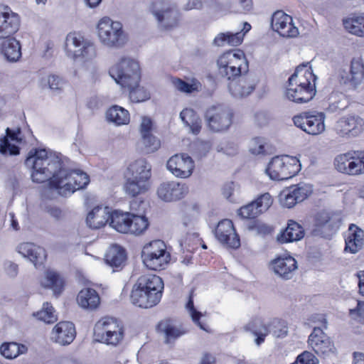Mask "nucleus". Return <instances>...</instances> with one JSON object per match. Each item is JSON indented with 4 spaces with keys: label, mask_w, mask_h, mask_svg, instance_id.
I'll return each mask as SVG.
<instances>
[{
    "label": "nucleus",
    "mask_w": 364,
    "mask_h": 364,
    "mask_svg": "<svg viewBox=\"0 0 364 364\" xmlns=\"http://www.w3.org/2000/svg\"><path fill=\"white\" fill-rule=\"evenodd\" d=\"M27 167L33 169L32 180L36 183L48 181L51 188L59 195L67 196L84 188L90 182L87 173L64 167L60 154L48 152L45 149H33L25 160Z\"/></svg>",
    "instance_id": "f257e3e1"
},
{
    "label": "nucleus",
    "mask_w": 364,
    "mask_h": 364,
    "mask_svg": "<svg viewBox=\"0 0 364 364\" xmlns=\"http://www.w3.org/2000/svg\"><path fill=\"white\" fill-rule=\"evenodd\" d=\"M151 166L144 159L131 163L124 173L123 190L126 195L135 198L150 188Z\"/></svg>",
    "instance_id": "f03ea898"
},
{
    "label": "nucleus",
    "mask_w": 364,
    "mask_h": 364,
    "mask_svg": "<svg viewBox=\"0 0 364 364\" xmlns=\"http://www.w3.org/2000/svg\"><path fill=\"white\" fill-rule=\"evenodd\" d=\"M97 35L101 43L109 48H121L127 42V36L119 21L103 17L98 22Z\"/></svg>",
    "instance_id": "7ed1b4c3"
},
{
    "label": "nucleus",
    "mask_w": 364,
    "mask_h": 364,
    "mask_svg": "<svg viewBox=\"0 0 364 364\" xmlns=\"http://www.w3.org/2000/svg\"><path fill=\"white\" fill-rule=\"evenodd\" d=\"M124 337L122 324L115 318L104 317L94 327L95 341L109 346H117Z\"/></svg>",
    "instance_id": "20e7f679"
},
{
    "label": "nucleus",
    "mask_w": 364,
    "mask_h": 364,
    "mask_svg": "<svg viewBox=\"0 0 364 364\" xmlns=\"http://www.w3.org/2000/svg\"><path fill=\"white\" fill-rule=\"evenodd\" d=\"M110 76L117 84L124 87H132L137 85L141 79L139 64L135 60L124 58L110 68Z\"/></svg>",
    "instance_id": "39448f33"
},
{
    "label": "nucleus",
    "mask_w": 364,
    "mask_h": 364,
    "mask_svg": "<svg viewBox=\"0 0 364 364\" xmlns=\"http://www.w3.org/2000/svg\"><path fill=\"white\" fill-rule=\"evenodd\" d=\"M301 170L299 160L287 155L275 156L269 163L266 173L271 179L284 181L296 176Z\"/></svg>",
    "instance_id": "423d86ee"
},
{
    "label": "nucleus",
    "mask_w": 364,
    "mask_h": 364,
    "mask_svg": "<svg viewBox=\"0 0 364 364\" xmlns=\"http://www.w3.org/2000/svg\"><path fill=\"white\" fill-rule=\"evenodd\" d=\"M141 258L147 268L156 271L164 269L170 262L171 255L166 250V244L162 240H157L143 247Z\"/></svg>",
    "instance_id": "0eeeda50"
},
{
    "label": "nucleus",
    "mask_w": 364,
    "mask_h": 364,
    "mask_svg": "<svg viewBox=\"0 0 364 364\" xmlns=\"http://www.w3.org/2000/svg\"><path fill=\"white\" fill-rule=\"evenodd\" d=\"M149 9L161 29L171 30L178 26L181 14L176 6L171 2L156 0L152 2Z\"/></svg>",
    "instance_id": "6e6552de"
},
{
    "label": "nucleus",
    "mask_w": 364,
    "mask_h": 364,
    "mask_svg": "<svg viewBox=\"0 0 364 364\" xmlns=\"http://www.w3.org/2000/svg\"><path fill=\"white\" fill-rule=\"evenodd\" d=\"M232 117L233 112L224 105H213L205 114L207 126L213 132L228 130L232 123Z\"/></svg>",
    "instance_id": "1a4fd4ad"
},
{
    "label": "nucleus",
    "mask_w": 364,
    "mask_h": 364,
    "mask_svg": "<svg viewBox=\"0 0 364 364\" xmlns=\"http://www.w3.org/2000/svg\"><path fill=\"white\" fill-rule=\"evenodd\" d=\"M30 129L23 133L20 127L11 129L7 127L6 135L0 138V154L4 156H17L20 154L19 145L25 144L32 138Z\"/></svg>",
    "instance_id": "9d476101"
},
{
    "label": "nucleus",
    "mask_w": 364,
    "mask_h": 364,
    "mask_svg": "<svg viewBox=\"0 0 364 364\" xmlns=\"http://www.w3.org/2000/svg\"><path fill=\"white\" fill-rule=\"evenodd\" d=\"M326 114L322 112L309 111L295 115L294 125L308 134L318 135L325 131Z\"/></svg>",
    "instance_id": "9b49d317"
},
{
    "label": "nucleus",
    "mask_w": 364,
    "mask_h": 364,
    "mask_svg": "<svg viewBox=\"0 0 364 364\" xmlns=\"http://www.w3.org/2000/svg\"><path fill=\"white\" fill-rule=\"evenodd\" d=\"M334 166L341 173L350 176L364 173V152L349 151L337 156L334 159Z\"/></svg>",
    "instance_id": "f8f14e48"
},
{
    "label": "nucleus",
    "mask_w": 364,
    "mask_h": 364,
    "mask_svg": "<svg viewBox=\"0 0 364 364\" xmlns=\"http://www.w3.org/2000/svg\"><path fill=\"white\" fill-rule=\"evenodd\" d=\"M337 79L341 85L355 89L364 79V64L360 58H353L349 68L338 70Z\"/></svg>",
    "instance_id": "ddd939ff"
},
{
    "label": "nucleus",
    "mask_w": 364,
    "mask_h": 364,
    "mask_svg": "<svg viewBox=\"0 0 364 364\" xmlns=\"http://www.w3.org/2000/svg\"><path fill=\"white\" fill-rule=\"evenodd\" d=\"M341 217L338 213L321 210L315 217V231L321 237L328 238L339 228Z\"/></svg>",
    "instance_id": "4468645a"
},
{
    "label": "nucleus",
    "mask_w": 364,
    "mask_h": 364,
    "mask_svg": "<svg viewBox=\"0 0 364 364\" xmlns=\"http://www.w3.org/2000/svg\"><path fill=\"white\" fill-rule=\"evenodd\" d=\"M166 167L176 177L186 178L191 176L195 163L188 154H178L172 156L168 160Z\"/></svg>",
    "instance_id": "2eb2a0df"
},
{
    "label": "nucleus",
    "mask_w": 364,
    "mask_h": 364,
    "mask_svg": "<svg viewBox=\"0 0 364 364\" xmlns=\"http://www.w3.org/2000/svg\"><path fill=\"white\" fill-rule=\"evenodd\" d=\"M312 192L311 185L300 183L290 186L287 191H284L281 196L280 201L283 206L290 208L296 203L304 200Z\"/></svg>",
    "instance_id": "dca6fc26"
},
{
    "label": "nucleus",
    "mask_w": 364,
    "mask_h": 364,
    "mask_svg": "<svg viewBox=\"0 0 364 364\" xmlns=\"http://www.w3.org/2000/svg\"><path fill=\"white\" fill-rule=\"evenodd\" d=\"M215 235L218 240L227 247L237 249L240 246L239 235L236 233L232 222L225 219L218 223Z\"/></svg>",
    "instance_id": "f3484780"
},
{
    "label": "nucleus",
    "mask_w": 364,
    "mask_h": 364,
    "mask_svg": "<svg viewBox=\"0 0 364 364\" xmlns=\"http://www.w3.org/2000/svg\"><path fill=\"white\" fill-rule=\"evenodd\" d=\"M188 193V187L186 183L176 181L161 183L157 188L158 197L165 201L171 202L184 198Z\"/></svg>",
    "instance_id": "a211bd4d"
},
{
    "label": "nucleus",
    "mask_w": 364,
    "mask_h": 364,
    "mask_svg": "<svg viewBox=\"0 0 364 364\" xmlns=\"http://www.w3.org/2000/svg\"><path fill=\"white\" fill-rule=\"evenodd\" d=\"M364 122L361 117L348 115L340 118L334 126L336 132L341 136H356L363 130Z\"/></svg>",
    "instance_id": "6ab92c4d"
},
{
    "label": "nucleus",
    "mask_w": 364,
    "mask_h": 364,
    "mask_svg": "<svg viewBox=\"0 0 364 364\" xmlns=\"http://www.w3.org/2000/svg\"><path fill=\"white\" fill-rule=\"evenodd\" d=\"M271 26L274 31L283 37L293 38L299 33L298 28L292 23V18L282 11L274 13Z\"/></svg>",
    "instance_id": "aec40b11"
},
{
    "label": "nucleus",
    "mask_w": 364,
    "mask_h": 364,
    "mask_svg": "<svg viewBox=\"0 0 364 364\" xmlns=\"http://www.w3.org/2000/svg\"><path fill=\"white\" fill-rule=\"evenodd\" d=\"M270 269L276 276L284 279H291L298 268L297 262L291 256L278 257L271 261Z\"/></svg>",
    "instance_id": "412c9836"
},
{
    "label": "nucleus",
    "mask_w": 364,
    "mask_h": 364,
    "mask_svg": "<svg viewBox=\"0 0 364 364\" xmlns=\"http://www.w3.org/2000/svg\"><path fill=\"white\" fill-rule=\"evenodd\" d=\"M237 80L230 82L228 88L232 96L243 97L248 96L255 89L257 80L252 74L243 73L237 77Z\"/></svg>",
    "instance_id": "4be33fe9"
},
{
    "label": "nucleus",
    "mask_w": 364,
    "mask_h": 364,
    "mask_svg": "<svg viewBox=\"0 0 364 364\" xmlns=\"http://www.w3.org/2000/svg\"><path fill=\"white\" fill-rule=\"evenodd\" d=\"M75 336L74 324L70 321H61L53 328L50 339L61 346H66L73 341Z\"/></svg>",
    "instance_id": "5701e85b"
},
{
    "label": "nucleus",
    "mask_w": 364,
    "mask_h": 364,
    "mask_svg": "<svg viewBox=\"0 0 364 364\" xmlns=\"http://www.w3.org/2000/svg\"><path fill=\"white\" fill-rule=\"evenodd\" d=\"M317 77L313 73V70L309 63H302L297 66L294 73L289 77L288 85H304V86H316V80Z\"/></svg>",
    "instance_id": "b1692460"
},
{
    "label": "nucleus",
    "mask_w": 364,
    "mask_h": 364,
    "mask_svg": "<svg viewBox=\"0 0 364 364\" xmlns=\"http://www.w3.org/2000/svg\"><path fill=\"white\" fill-rule=\"evenodd\" d=\"M316 86L287 85L285 95L288 100L295 103H306L311 100L316 95Z\"/></svg>",
    "instance_id": "393cba45"
},
{
    "label": "nucleus",
    "mask_w": 364,
    "mask_h": 364,
    "mask_svg": "<svg viewBox=\"0 0 364 364\" xmlns=\"http://www.w3.org/2000/svg\"><path fill=\"white\" fill-rule=\"evenodd\" d=\"M20 19L13 11L0 12V39L11 37L19 28Z\"/></svg>",
    "instance_id": "a878e982"
},
{
    "label": "nucleus",
    "mask_w": 364,
    "mask_h": 364,
    "mask_svg": "<svg viewBox=\"0 0 364 364\" xmlns=\"http://www.w3.org/2000/svg\"><path fill=\"white\" fill-rule=\"evenodd\" d=\"M130 298L134 305L145 309L151 308L160 301L159 295L149 293L145 289L138 287L137 282L133 287Z\"/></svg>",
    "instance_id": "bb28decb"
},
{
    "label": "nucleus",
    "mask_w": 364,
    "mask_h": 364,
    "mask_svg": "<svg viewBox=\"0 0 364 364\" xmlns=\"http://www.w3.org/2000/svg\"><path fill=\"white\" fill-rule=\"evenodd\" d=\"M18 252L23 257L28 258L37 267L46 259V250L33 243H22L18 246Z\"/></svg>",
    "instance_id": "cd10ccee"
},
{
    "label": "nucleus",
    "mask_w": 364,
    "mask_h": 364,
    "mask_svg": "<svg viewBox=\"0 0 364 364\" xmlns=\"http://www.w3.org/2000/svg\"><path fill=\"white\" fill-rule=\"evenodd\" d=\"M219 59L233 67V70H239L242 73H247L249 69L248 61L244 52L241 50H229L221 55Z\"/></svg>",
    "instance_id": "c85d7f7f"
},
{
    "label": "nucleus",
    "mask_w": 364,
    "mask_h": 364,
    "mask_svg": "<svg viewBox=\"0 0 364 364\" xmlns=\"http://www.w3.org/2000/svg\"><path fill=\"white\" fill-rule=\"evenodd\" d=\"M111 214L109 207L96 206L87 214L86 223L91 228H100L110 222Z\"/></svg>",
    "instance_id": "c756f323"
},
{
    "label": "nucleus",
    "mask_w": 364,
    "mask_h": 364,
    "mask_svg": "<svg viewBox=\"0 0 364 364\" xmlns=\"http://www.w3.org/2000/svg\"><path fill=\"white\" fill-rule=\"evenodd\" d=\"M0 53L9 63H16L21 58V46L15 38L10 37L0 44Z\"/></svg>",
    "instance_id": "7c9ffc66"
},
{
    "label": "nucleus",
    "mask_w": 364,
    "mask_h": 364,
    "mask_svg": "<svg viewBox=\"0 0 364 364\" xmlns=\"http://www.w3.org/2000/svg\"><path fill=\"white\" fill-rule=\"evenodd\" d=\"M136 282L138 287L145 289L149 293L159 295V299L161 300L164 285L160 277L155 274L142 275Z\"/></svg>",
    "instance_id": "2f4dec72"
},
{
    "label": "nucleus",
    "mask_w": 364,
    "mask_h": 364,
    "mask_svg": "<svg viewBox=\"0 0 364 364\" xmlns=\"http://www.w3.org/2000/svg\"><path fill=\"white\" fill-rule=\"evenodd\" d=\"M346 239L345 250L356 253L363 247L364 232L355 224H350Z\"/></svg>",
    "instance_id": "473e14b6"
},
{
    "label": "nucleus",
    "mask_w": 364,
    "mask_h": 364,
    "mask_svg": "<svg viewBox=\"0 0 364 364\" xmlns=\"http://www.w3.org/2000/svg\"><path fill=\"white\" fill-rule=\"evenodd\" d=\"M304 236L302 226L294 220H289L287 227L277 236V240L281 243L299 241Z\"/></svg>",
    "instance_id": "72a5a7b5"
},
{
    "label": "nucleus",
    "mask_w": 364,
    "mask_h": 364,
    "mask_svg": "<svg viewBox=\"0 0 364 364\" xmlns=\"http://www.w3.org/2000/svg\"><path fill=\"white\" fill-rule=\"evenodd\" d=\"M78 304L83 309L93 310L97 308L100 302L98 293L93 289H82L77 297Z\"/></svg>",
    "instance_id": "f704fd0d"
},
{
    "label": "nucleus",
    "mask_w": 364,
    "mask_h": 364,
    "mask_svg": "<svg viewBox=\"0 0 364 364\" xmlns=\"http://www.w3.org/2000/svg\"><path fill=\"white\" fill-rule=\"evenodd\" d=\"M243 329L246 332L252 333L257 337L255 341L257 346L264 342L269 333L267 327L264 324L262 318L259 317L252 318L244 326Z\"/></svg>",
    "instance_id": "c9c22d12"
},
{
    "label": "nucleus",
    "mask_w": 364,
    "mask_h": 364,
    "mask_svg": "<svg viewBox=\"0 0 364 364\" xmlns=\"http://www.w3.org/2000/svg\"><path fill=\"white\" fill-rule=\"evenodd\" d=\"M126 258L125 250L118 245L111 246L105 255L106 264L116 269L121 267Z\"/></svg>",
    "instance_id": "e433bc0d"
},
{
    "label": "nucleus",
    "mask_w": 364,
    "mask_h": 364,
    "mask_svg": "<svg viewBox=\"0 0 364 364\" xmlns=\"http://www.w3.org/2000/svg\"><path fill=\"white\" fill-rule=\"evenodd\" d=\"M106 117L109 122H113L116 125L127 124L130 119L129 112L118 105L110 107L106 112Z\"/></svg>",
    "instance_id": "4c0bfd02"
},
{
    "label": "nucleus",
    "mask_w": 364,
    "mask_h": 364,
    "mask_svg": "<svg viewBox=\"0 0 364 364\" xmlns=\"http://www.w3.org/2000/svg\"><path fill=\"white\" fill-rule=\"evenodd\" d=\"M131 215L128 213H124L119 211L112 212L109 225L119 232L127 233Z\"/></svg>",
    "instance_id": "58836bf2"
},
{
    "label": "nucleus",
    "mask_w": 364,
    "mask_h": 364,
    "mask_svg": "<svg viewBox=\"0 0 364 364\" xmlns=\"http://www.w3.org/2000/svg\"><path fill=\"white\" fill-rule=\"evenodd\" d=\"M180 117L191 132L198 134L201 129V120L192 109H185L180 113Z\"/></svg>",
    "instance_id": "ea45409f"
},
{
    "label": "nucleus",
    "mask_w": 364,
    "mask_h": 364,
    "mask_svg": "<svg viewBox=\"0 0 364 364\" xmlns=\"http://www.w3.org/2000/svg\"><path fill=\"white\" fill-rule=\"evenodd\" d=\"M87 40L78 33H70L67 35L65 39V49L68 57L72 58L77 53Z\"/></svg>",
    "instance_id": "a19ab883"
},
{
    "label": "nucleus",
    "mask_w": 364,
    "mask_h": 364,
    "mask_svg": "<svg viewBox=\"0 0 364 364\" xmlns=\"http://www.w3.org/2000/svg\"><path fill=\"white\" fill-rule=\"evenodd\" d=\"M343 26L349 33L360 36H364V14L355 16L343 20Z\"/></svg>",
    "instance_id": "79ce46f5"
},
{
    "label": "nucleus",
    "mask_w": 364,
    "mask_h": 364,
    "mask_svg": "<svg viewBox=\"0 0 364 364\" xmlns=\"http://www.w3.org/2000/svg\"><path fill=\"white\" fill-rule=\"evenodd\" d=\"M159 332L163 333L166 337V343H170L184 334L186 331L173 326L170 320L161 321L157 326Z\"/></svg>",
    "instance_id": "37998d69"
},
{
    "label": "nucleus",
    "mask_w": 364,
    "mask_h": 364,
    "mask_svg": "<svg viewBox=\"0 0 364 364\" xmlns=\"http://www.w3.org/2000/svg\"><path fill=\"white\" fill-rule=\"evenodd\" d=\"M244 34L241 32L235 33H220L214 39L213 43L217 46H223L225 44L232 46H237L243 41Z\"/></svg>",
    "instance_id": "c03bdc74"
},
{
    "label": "nucleus",
    "mask_w": 364,
    "mask_h": 364,
    "mask_svg": "<svg viewBox=\"0 0 364 364\" xmlns=\"http://www.w3.org/2000/svg\"><path fill=\"white\" fill-rule=\"evenodd\" d=\"M27 351V347L16 342L4 343L0 348V352L7 359H14Z\"/></svg>",
    "instance_id": "a18cd8bd"
},
{
    "label": "nucleus",
    "mask_w": 364,
    "mask_h": 364,
    "mask_svg": "<svg viewBox=\"0 0 364 364\" xmlns=\"http://www.w3.org/2000/svg\"><path fill=\"white\" fill-rule=\"evenodd\" d=\"M128 225L129 230L127 233L138 235L143 233L147 229L149 223L144 216L132 214Z\"/></svg>",
    "instance_id": "49530a36"
},
{
    "label": "nucleus",
    "mask_w": 364,
    "mask_h": 364,
    "mask_svg": "<svg viewBox=\"0 0 364 364\" xmlns=\"http://www.w3.org/2000/svg\"><path fill=\"white\" fill-rule=\"evenodd\" d=\"M217 65L218 75L230 82L236 80L237 77L243 74L239 70H233V67L225 62H222V60L219 58L217 60Z\"/></svg>",
    "instance_id": "de8ad7c7"
},
{
    "label": "nucleus",
    "mask_w": 364,
    "mask_h": 364,
    "mask_svg": "<svg viewBox=\"0 0 364 364\" xmlns=\"http://www.w3.org/2000/svg\"><path fill=\"white\" fill-rule=\"evenodd\" d=\"M96 55V50L94 44L89 41L84 42L77 53H76L71 58L73 60H80L82 61H87L94 58Z\"/></svg>",
    "instance_id": "09e8293b"
},
{
    "label": "nucleus",
    "mask_w": 364,
    "mask_h": 364,
    "mask_svg": "<svg viewBox=\"0 0 364 364\" xmlns=\"http://www.w3.org/2000/svg\"><path fill=\"white\" fill-rule=\"evenodd\" d=\"M46 287L52 288L55 294H60L63 289L64 282L60 275L52 270H48L46 275Z\"/></svg>",
    "instance_id": "8fccbe9b"
},
{
    "label": "nucleus",
    "mask_w": 364,
    "mask_h": 364,
    "mask_svg": "<svg viewBox=\"0 0 364 364\" xmlns=\"http://www.w3.org/2000/svg\"><path fill=\"white\" fill-rule=\"evenodd\" d=\"M33 316L47 323H53L58 320L53 307L48 302L44 303L43 309L34 313Z\"/></svg>",
    "instance_id": "3c124183"
},
{
    "label": "nucleus",
    "mask_w": 364,
    "mask_h": 364,
    "mask_svg": "<svg viewBox=\"0 0 364 364\" xmlns=\"http://www.w3.org/2000/svg\"><path fill=\"white\" fill-rule=\"evenodd\" d=\"M193 290L191 291L189 295L188 301L186 304V309L193 320V321L200 327V329L208 331L205 325L200 321V318L202 316L201 312L198 311L194 306L193 299Z\"/></svg>",
    "instance_id": "603ef678"
},
{
    "label": "nucleus",
    "mask_w": 364,
    "mask_h": 364,
    "mask_svg": "<svg viewBox=\"0 0 364 364\" xmlns=\"http://www.w3.org/2000/svg\"><path fill=\"white\" fill-rule=\"evenodd\" d=\"M129 90L130 100L134 102H141L150 98V93L144 87L137 85L127 87Z\"/></svg>",
    "instance_id": "864d4df0"
},
{
    "label": "nucleus",
    "mask_w": 364,
    "mask_h": 364,
    "mask_svg": "<svg viewBox=\"0 0 364 364\" xmlns=\"http://www.w3.org/2000/svg\"><path fill=\"white\" fill-rule=\"evenodd\" d=\"M253 202L259 213L262 214L271 207L273 198L269 193H264L259 195Z\"/></svg>",
    "instance_id": "5fc2aeb1"
},
{
    "label": "nucleus",
    "mask_w": 364,
    "mask_h": 364,
    "mask_svg": "<svg viewBox=\"0 0 364 364\" xmlns=\"http://www.w3.org/2000/svg\"><path fill=\"white\" fill-rule=\"evenodd\" d=\"M141 138L146 153L154 152L161 146L160 140L152 134L141 136Z\"/></svg>",
    "instance_id": "6e6d98bb"
},
{
    "label": "nucleus",
    "mask_w": 364,
    "mask_h": 364,
    "mask_svg": "<svg viewBox=\"0 0 364 364\" xmlns=\"http://www.w3.org/2000/svg\"><path fill=\"white\" fill-rule=\"evenodd\" d=\"M328 336L323 332V330L321 328V326H314L313 331L310 334L308 338V343L312 348H314V343H316L319 345L323 342L325 338Z\"/></svg>",
    "instance_id": "4d7b16f0"
},
{
    "label": "nucleus",
    "mask_w": 364,
    "mask_h": 364,
    "mask_svg": "<svg viewBox=\"0 0 364 364\" xmlns=\"http://www.w3.org/2000/svg\"><path fill=\"white\" fill-rule=\"evenodd\" d=\"M239 215L242 218H255L260 215L253 201L239 209Z\"/></svg>",
    "instance_id": "13d9d810"
},
{
    "label": "nucleus",
    "mask_w": 364,
    "mask_h": 364,
    "mask_svg": "<svg viewBox=\"0 0 364 364\" xmlns=\"http://www.w3.org/2000/svg\"><path fill=\"white\" fill-rule=\"evenodd\" d=\"M314 348L313 350L318 355H327L332 352L333 348V345L328 336L325 338L324 340H323V342L319 343V345H317L316 343H314Z\"/></svg>",
    "instance_id": "bf43d9fd"
},
{
    "label": "nucleus",
    "mask_w": 364,
    "mask_h": 364,
    "mask_svg": "<svg viewBox=\"0 0 364 364\" xmlns=\"http://www.w3.org/2000/svg\"><path fill=\"white\" fill-rule=\"evenodd\" d=\"M173 83L177 90L183 92L191 93L192 92L198 90L197 83H188L179 78L173 79Z\"/></svg>",
    "instance_id": "052dcab7"
},
{
    "label": "nucleus",
    "mask_w": 364,
    "mask_h": 364,
    "mask_svg": "<svg viewBox=\"0 0 364 364\" xmlns=\"http://www.w3.org/2000/svg\"><path fill=\"white\" fill-rule=\"evenodd\" d=\"M43 210L56 222L61 221L63 220L65 216L63 210L55 205H46L44 206Z\"/></svg>",
    "instance_id": "680f3d73"
},
{
    "label": "nucleus",
    "mask_w": 364,
    "mask_h": 364,
    "mask_svg": "<svg viewBox=\"0 0 364 364\" xmlns=\"http://www.w3.org/2000/svg\"><path fill=\"white\" fill-rule=\"evenodd\" d=\"M291 364H318V360L311 352L304 351Z\"/></svg>",
    "instance_id": "e2e57ef3"
},
{
    "label": "nucleus",
    "mask_w": 364,
    "mask_h": 364,
    "mask_svg": "<svg viewBox=\"0 0 364 364\" xmlns=\"http://www.w3.org/2000/svg\"><path fill=\"white\" fill-rule=\"evenodd\" d=\"M48 83L51 90L60 91L63 89L65 81L58 75H52L48 77Z\"/></svg>",
    "instance_id": "0e129e2a"
},
{
    "label": "nucleus",
    "mask_w": 364,
    "mask_h": 364,
    "mask_svg": "<svg viewBox=\"0 0 364 364\" xmlns=\"http://www.w3.org/2000/svg\"><path fill=\"white\" fill-rule=\"evenodd\" d=\"M308 320L309 323L312 324L313 327L321 326L323 330L327 328L328 322L325 316L323 314L311 315Z\"/></svg>",
    "instance_id": "69168bd1"
},
{
    "label": "nucleus",
    "mask_w": 364,
    "mask_h": 364,
    "mask_svg": "<svg viewBox=\"0 0 364 364\" xmlns=\"http://www.w3.org/2000/svg\"><path fill=\"white\" fill-rule=\"evenodd\" d=\"M151 129H152L151 119L147 117H144L141 119V123L140 125L141 135L144 136L146 134H151Z\"/></svg>",
    "instance_id": "338daca9"
},
{
    "label": "nucleus",
    "mask_w": 364,
    "mask_h": 364,
    "mask_svg": "<svg viewBox=\"0 0 364 364\" xmlns=\"http://www.w3.org/2000/svg\"><path fill=\"white\" fill-rule=\"evenodd\" d=\"M355 314L359 321H364V301H358L357 308L350 310V315L353 316Z\"/></svg>",
    "instance_id": "774afa93"
}]
</instances>
